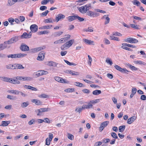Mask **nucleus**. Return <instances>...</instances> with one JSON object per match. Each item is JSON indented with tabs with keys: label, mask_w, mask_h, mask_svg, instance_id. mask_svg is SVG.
Wrapping results in <instances>:
<instances>
[{
	"label": "nucleus",
	"mask_w": 146,
	"mask_h": 146,
	"mask_svg": "<svg viewBox=\"0 0 146 146\" xmlns=\"http://www.w3.org/2000/svg\"><path fill=\"white\" fill-rule=\"evenodd\" d=\"M19 40L18 36H16L11 38L9 40L5 41L4 43L7 44H10L14 42H16Z\"/></svg>",
	"instance_id": "1"
},
{
	"label": "nucleus",
	"mask_w": 146,
	"mask_h": 146,
	"mask_svg": "<svg viewBox=\"0 0 146 146\" xmlns=\"http://www.w3.org/2000/svg\"><path fill=\"white\" fill-rule=\"evenodd\" d=\"M124 41L131 43H136L138 42L137 40L131 37H129L125 39Z\"/></svg>",
	"instance_id": "2"
},
{
	"label": "nucleus",
	"mask_w": 146,
	"mask_h": 146,
	"mask_svg": "<svg viewBox=\"0 0 146 146\" xmlns=\"http://www.w3.org/2000/svg\"><path fill=\"white\" fill-rule=\"evenodd\" d=\"M17 80L23 81H31L33 79V78L31 77H22L17 76L16 77Z\"/></svg>",
	"instance_id": "3"
},
{
	"label": "nucleus",
	"mask_w": 146,
	"mask_h": 146,
	"mask_svg": "<svg viewBox=\"0 0 146 146\" xmlns=\"http://www.w3.org/2000/svg\"><path fill=\"white\" fill-rule=\"evenodd\" d=\"M87 15L92 17H97L99 15V13L90 11H88L86 13Z\"/></svg>",
	"instance_id": "4"
},
{
	"label": "nucleus",
	"mask_w": 146,
	"mask_h": 146,
	"mask_svg": "<svg viewBox=\"0 0 146 146\" xmlns=\"http://www.w3.org/2000/svg\"><path fill=\"white\" fill-rule=\"evenodd\" d=\"M115 68L117 70H119L122 73H125L127 74V72H129V71L127 70L125 68H121L120 66L117 65H115L114 66Z\"/></svg>",
	"instance_id": "5"
},
{
	"label": "nucleus",
	"mask_w": 146,
	"mask_h": 146,
	"mask_svg": "<svg viewBox=\"0 0 146 146\" xmlns=\"http://www.w3.org/2000/svg\"><path fill=\"white\" fill-rule=\"evenodd\" d=\"M20 49L21 50L24 51H28L29 50V47L23 43L21 44Z\"/></svg>",
	"instance_id": "6"
},
{
	"label": "nucleus",
	"mask_w": 146,
	"mask_h": 146,
	"mask_svg": "<svg viewBox=\"0 0 146 146\" xmlns=\"http://www.w3.org/2000/svg\"><path fill=\"white\" fill-rule=\"evenodd\" d=\"M31 36L32 34L31 32L29 34H27L26 32H24L21 36V38L27 39L31 38Z\"/></svg>",
	"instance_id": "7"
},
{
	"label": "nucleus",
	"mask_w": 146,
	"mask_h": 146,
	"mask_svg": "<svg viewBox=\"0 0 146 146\" xmlns=\"http://www.w3.org/2000/svg\"><path fill=\"white\" fill-rule=\"evenodd\" d=\"M109 15H105L103 16L102 18L101 19L102 20L105 19V22L104 24L105 25L108 24L110 23V18L108 17Z\"/></svg>",
	"instance_id": "8"
},
{
	"label": "nucleus",
	"mask_w": 146,
	"mask_h": 146,
	"mask_svg": "<svg viewBox=\"0 0 146 146\" xmlns=\"http://www.w3.org/2000/svg\"><path fill=\"white\" fill-rule=\"evenodd\" d=\"M109 123L108 121H106L101 123L100 127H99V130L102 131L104 128L107 126Z\"/></svg>",
	"instance_id": "9"
},
{
	"label": "nucleus",
	"mask_w": 146,
	"mask_h": 146,
	"mask_svg": "<svg viewBox=\"0 0 146 146\" xmlns=\"http://www.w3.org/2000/svg\"><path fill=\"white\" fill-rule=\"evenodd\" d=\"M30 29L32 32L35 33L38 30V27L36 25H32L30 27Z\"/></svg>",
	"instance_id": "10"
},
{
	"label": "nucleus",
	"mask_w": 146,
	"mask_h": 146,
	"mask_svg": "<svg viewBox=\"0 0 146 146\" xmlns=\"http://www.w3.org/2000/svg\"><path fill=\"white\" fill-rule=\"evenodd\" d=\"M45 48V47L44 46L32 49L31 50L32 52L35 53V52L39 51L42 50H43Z\"/></svg>",
	"instance_id": "11"
},
{
	"label": "nucleus",
	"mask_w": 146,
	"mask_h": 146,
	"mask_svg": "<svg viewBox=\"0 0 146 146\" xmlns=\"http://www.w3.org/2000/svg\"><path fill=\"white\" fill-rule=\"evenodd\" d=\"M17 2H20L19 0H8L7 5L8 6H11Z\"/></svg>",
	"instance_id": "12"
},
{
	"label": "nucleus",
	"mask_w": 146,
	"mask_h": 146,
	"mask_svg": "<svg viewBox=\"0 0 146 146\" xmlns=\"http://www.w3.org/2000/svg\"><path fill=\"white\" fill-rule=\"evenodd\" d=\"M45 53L42 52H40L37 58V59L39 60H43L44 58Z\"/></svg>",
	"instance_id": "13"
},
{
	"label": "nucleus",
	"mask_w": 146,
	"mask_h": 146,
	"mask_svg": "<svg viewBox=\"0 0 146 146\" xmlns=\"http://www.w3.org/2000/svg\"><path fill=\"white\" fill-rule=\"evenodd\" d=\"M78 10L82 14L87 13L88 11L86 9V7L84 5L79 7L78 9Z\"/></svg>",
	"instance_id": "14"
},
{
	"label": "nucleus",
	"mask_w": 146,
	"mask_h": 146,
	"mask_svg": "<svg viewBox=\"0 0 146 146\" xmlns=\"http://www.w3.org/2000/svg\"><path fill=\"white\" fill-rule=\"evenodd\" d=\"M65 17V16L64 15L61 14H59L56 17V21L57 22L59 21L61 19H64Z\"/></svg>",
	"instance_id": "15"
},
{
	"label": "nucleus",
	"mask_w": 146,
	"mask_h": 146,
	"mask_svg": "<svg viewBox=\"0 0 146 146\" xmlns=\"http://www.w3.org/2000/svg\"><path fill=\"white\" fill-rule=\"evenodd\" d=\"M88 104H84L82 106V108L83 109H89L92 108L93 107V105L90 103V102L88 103Z\"/></svg>",
	"instance_id": "16"
},
{
	"label": "nucleus",
	"mask_w": 146,
	"mask_h": 146,
	"mask_svg": "<svg viewBox=\"0 0 146 146\" xmlns=\"http://www.w3.org/2000/svg\"><path fill=\"white\" fill-rule=\"evenodd\" d=\"M83 41L86 44L89 45L92 44L94 45V41H93L86 39H83Z\"/></svg>",
	"instance_id": "17"
},
{
	"label": "nucleus",
	"mask_w": 146,
	"mask_h": 146,
	"mask_svg": "<svg viewBox=\"0 0 146 146\" xmlns=\"http://www.w3.org/2000/svg\"><path fill=\"white\" fill-rule=\"evenodd\" d=\"M136 119V117L133 116L128 119L127 123L128 124H130L132 123Z\"/></svg>",
	"instance_id": "18"
},
{
	"label": "nucleus",
	"mask_w": 146,
	"mask_h": 146,
	"mask_svg": "<svg viewBox=\"0 0 146 146\" xmlns=\"http://www.w3.org/2000/svg\"><path fill=\"white\" fill-rule=\"evenodd\" d=\"M14 69H23L24 67L23 66L22 64H14Z\"/></svg>",
	"instance_id": "19"
},
{
	"label": "nucleus",
	"mask_w": 146,
	"mask_h": 146,
	"mask_svg": "<svg viewBox=\"0 0 146 146\" xmlns=\"http://www.w3.org/2000/svg\"><path fill=\"white\" fill-rule=\"evenodd\" d=\"M47 63H48L47 64L48 66H52L55 67V66H56L57 64V63L52 61H48Z\"/></svg>",
	"instance_id": "20"
},
{
	"label": "nucleus",
	"mask_w": 146,
	"mask_h": 146,
	"mask_svg": "<svg viewBox=\"0 0 146 146\" xmlns=\"http://www.w3.org/2000/svg\"><path fill=\"white\" fill-rule=\"evenodd\" d=\"M11 122L10 121H2L1 122V124L0 125V126H6Z\"/></svg>",
	"instance_id": "21"
},
{
	"label": "nucleus",
	"mask_w": 146,
	"mask_h": 146,
	"mask_svg": "<svg viewBox=\"0 0 146 146\" xmlns=\"http://www.w3.org/2000/svg\"><path fill=\"white\" fill-rule=\"evenodd\" d=\"M31 102L33 103H35L36 105H39L41 104L42 102L39 100L37 99H33L31 100Z\"/></svg>",
	"instance_id": "22"
},
{
	"label": "nucleus",
	"mask_w": 146,
	"mask_h": 146,
	"mask_svg": "<svg viewBox=\"0 0 146 146\" xmlns=\"http://www.w3.org/2000/svg\"><path fill=\"white\" fill-rule=\"evenodd\" d=\"M100 99H98L96 100H90L89 102L91 104H96L100 102Z\"/></svg>",
	"instance_id": "23"
},
{
	"label": "nucleus",
	"mask_w": 146,
	"mask_h": 146,
	"mask_svg": "<svg viewBox=\"0 0 146 146\" xmlns=\"http://www.w3.org/2000/svg\"><path fill=\"white\" fill-rule=\"evenodd\" d=\"M7 92L10 93L14 94L15 95H18L19 91L15 90H8L7 91Z\"/></svg>",
	"instance_id": "24"
},
{
	"label": "nucleus",
	"mask_w": 146,
	"mask_h": 146,
	"mask_svg": "<svg viewBox=\"0 0 146 146\" xmlns=\"http://www.w3.org/2000/svg\"><path fill=\"white\" fill-rule=\"evenodd\" d=\"M127 66L132 70H137L138 68L129 64H127Z\"/></svg>",
	"instance_id": "25"
},
{
	"label": "nucleus",
	"mask_w": 146,
	"mask_h": 146,
	"mask_svg": "<svg viewBox=\"0 0 146 146\" xmlns=\"http://www.w3.org/2000/svg\"><path fill=\"white\" fill-rule=\"evenodd\" d=\"M101 93L102 92L100 90H96L92 92V94L95 95H98L101 94Z\"/></svg>",
	"instance_id": "26"
},
{
	"label": "nucleus",
	"mask_w": 146,
	"mask_h": 146,
	"mask_svg": "<svg viewBox=\"0 0 146 146\" xmlns=\"http://www.w3.org/2000/svg\"><path fill=\"white\" fill-rule=\"evenodd\" d=\"M76 20V15L69 16L68 17V20L69 21Z\"/></svg>",
	"instance_id": "27"
},
{
	"label": "nucleus",
	"mask_w": 146,
	"mask_h": 146,
	"mask_svg": "<svg viewBox=\"0 0 146 146\" xmlns=\"http://www.w3.org/2000/svg\"><path fill=\"white\" fill-rule=\"evenodd\" d=\"M63 32L62 31H59L55 32L54 34H53V35L54 37H56L57 36H59L61 35Z\"/></svg>",
	"instance_id": "28"
},
{
	"label": "nucleus",
	"mask_w": 146,
	"mask_h": 146,
	"mask_svg": "<svg viewBox=\"0 0 146 146\" xmlns=\"http://www.w3.org/2000/svg\"><path fill=\"white\" fill-rule=\"evenodd\" d=\"M122 45H124L126 46L132 48H136V46L135 45H133L131 44H128L126 43H123L122 44Z\"/></svg>",
	"instance_id": "29"
},
{
	"label": "nucleus",
	"mask_w": 146,
	"mask_h": 146,
	"mask_svg": "<svg viewBox=\"0 0 146 146\" xmlns=\"http://www.w3.org/2000/svg\"><path fill=\"white\" fill-rule=\"evenodd\" d=\"M132 3L134 5H136L137 6H139L140 5V3L138 0H134L132 1Z\"/></svg>",
	"instance_id": "30"
},
{
	"label": "nucleus",
	"mask_w": 146,
	"mask_h": 146,
	"mask_svg": "<svg viewBox=\"0 0 146 146\" xmlns=\"http://www.w3.org/2000/svg\"><path fill=\"white\" fill-rule=\"evenodd\" d=\"M16 58H20L25 56L27 55V54L23 53H19L16 54Z\"/></svg>",
	"instance_id": "31"
},
{
	"label": "nucleus",
	"mask_w": 146,
	"mask_h": 146,
	"mask_svg": "<svg viewBox=\"0 0 146 146\" xmlns=\"http://www.w3.org/2000/svg\"><path fill=\"white\" fill-rule=\"evenodd\" d=\"M74 39H72L70 40L68 42H67L66 43V44H67V45L68 46V47H70L72 46V45L73 44L74 42Z\"/></svg>",
	"instance_id": "32"
},
{
	"label": "nucleus",
	"mask_w": 146,
	"mask_h": 146,
	"mask_svg": "<svg viewBox=\"0 0 146 146\" xmlns=\"http://www.w3.org/2000/svg\"><path fill=\"white\" fill-rule=\"evenodd\" d=\"M6 67L8 69H14V64H9L6 66Z\"/></svg>",
	"instance_id": "33"
},
{
	"label": "nucleus",
	"mask_w": 146,
	"mask_h": 146,
	"mask_svg": "<svg viewBox=\"0 0 146 146\" xmlns=\"http://www.w3.org/2000/svg\"><path fill=\"white\" fill-rule=\"evenodd\" d=\"M52 25H47V26H44L42 27H41L40 29H49L51 28V27H52Z\"/></svg>",
	"instance_id": "34"
},
{
	"label": "nucleus",
	"mask_w": 146,
	"mask_h": 146,
	"mask_svg": "<svg viewBox=\"0 0 146 146\" xmlns=\"http://www.w3.org/2000/svg\"><path fill=\"white\" fill-rule=\"evenodd\" d=\"M29 105V103L28 102L23 103L21 104V107L23 108H25L27 107Z\"/></svg>",
	"instance_id": "35"
},
{
	"label": "nucleus",
	"mask_w": 146,
	"mask_h": 146,
	"mask_svg": "<svg viewBox=\"0 0 146 146\" xmlns=\"http://www.w3.org/2000/svg\"><path fill=\"white\" fill-rule=\"evenodd\" d=\"M134 62L136 64H143V65H145L146 64V63L145 62H143L140 60L135 61Z\"/></svg>",
	"instance_id": "36"
},
{
	"label": "nucleus",
	"mask_w": 146,
	"mask_h": 146,
	"mask_svg": "<svg viewBox=\"0 0 146 146\" xmlns=\"http://www.w3.org/2000/svg\"><path fill=\"white\" fill-rule=\"evenodd\" d=\"M7 47V46L5 44H0V51L3 50Z\"/></svg>",
	"instance_id": "37"
},
{
	"label": "nucleus",
	"mask_w": 146,
	"mask_h": 146,
	"mask_svg": "<svg viewBox=\"0 0 146 146\" xmlns=\"http://www.w3.org/2000/svg\"><path fill=\"white\" fill-rule=\"evenodd\" d=\"M110 39L111 40H114L118 41H120V40L119 39V38L117 37L114 36H110Z\"/></svg>",
	"instance_id": "38"
},
{
	"label": "nucleus",
	"mask_w": 146,
	"mask_h": 146,
	"mask_svg": "<svg viewBox=\"0 0 146 146\" xmlns=\"http://www.w3.org/2000/svg\"><path fill=\"white\" fill-rule=\"evenodd\" d=\"M64 61L65 62V63H66L67 64H68V65H69L70 66H71V65L76 66L77 65L76 64L73 63V62H70L66 60H64Z\"/></svg>",
	"instance_id": "39"
},
{
	"label": "nucleus",
	"mask_w": 146,
	"mask_h": 146,
	"mask_svg": "<svg viewBox=\"0 0 146 146\" xmlns=\"http://www.w3.org/2000/svg\"><path fill=\"white\" fill-rule=\"evenodd\" d=\"M125 125H122L119 126V132H123L125 128Z\"/></svg>",
	"instance_id": "40"
},
{
	"label": "nucleus",
	"mask_w": 146,
	"mask_h": 146,
	"mask_svg": "<svg viewBox=\"0 0 146 146\" xmlns=\"http://www.w3.org/2000/svg\"><path fill=\"white\" fill-rule=\"evenodd\" d=\"M79 73L78 72L73 71L71 70L70 72V74L73 76L78 75H79Z\"/></svg>",
	"instance_id": "41"
},
{
	"label": "nucleus",
	"mask_w": 146,
	"mask_h": 146,
	"mask_svg": "<svg viewBox=\"0 0 146 146\" xmlns=\"http://www.w3.org/2000/svg\"><path fill=\"white\" fill-rule=\"evenodd\" d=\"M49 32L47 31H44L38 32L37 33L38 35H41L42 34H45L49 33Z\"/></svg>",
	"instance_id": "42"
},
{
	"label": "nucleus",
	"mask_w": 146,
	"mask_h": 146,
	"mask_svg": "<svg viewBox=\"0 0 146 146\" xmlns=\"http://www.w3.org/2000/svg\"><path fill=\"white\" fill-rule=\"evenodd\" d=\"M69 48L68 46L67 45L66 43H65L64 44L62 45L61 47V48L62 50H65L67 49V48Z\"/></svg>",
	"instance_id": "43"
},
{
	"label": "nucleus",
	"mask_w": 146,
	"mask_h": 146,
	"mask_svg": "<svg viewBox=\"0 0 146 146\" xmlns=\"http://www.w3.org/2000/svg\"><path fill=\"white\" fill-rule=\"evenodd\" d=\"M74 85L77 86L81 87L82 86H84L83 84L78 82H75Z\"/></svg>",
	"instance_id": "44"
},
{
	"label": "nucleus",
	"mask_w": 146,
	"mask_h": 146,
	"mask_svg": "<svg viewBox=\"0 0 146 146\" xmlns=\"http://www.w3.org/2000/svg\"><path fill=\"white\" fill-rule=\"evenodd\" d=\"M130 25L131 27L134 28L135 29H140L139 27V26H138L137 25L130 24Z\"/></svg>",
	"instance_id": "45"
},
{
	"label": "nucleus",
	"mask_w": 146,
	"mask_h": 146,
	"mask_svg": "<svg viewBox=\"0 0 146 146\" xmlns=\"http://www.w3.org/2000/svg\"><path fill=\"white\" fill-rule=\"evenodd\" d=\"M106 62L109 64L111 65H112L113 64V62L111 60L110 58H107L106 60Z\"/></svg>",
	"instance_id": "46"
},
{
	"label": "nucleus",
	"mask_w": 146,
	"mask_h": 146,
	"mask_svg": "<svg viewBox=\"0 0 146 146\" xmlns=\"http://www.w3.org/2000/svg\"><path fill=\"white\" fill-rule=\"evenodd\" d=\"M111 137L115 139H117L118 137L116 134L114 132H112L111 133Z\"/></svg>",
	"instance_id": "47"
},
{
	"label": "nucleus",
	"mask_w": 146,
	"mask_h": 146,
	"mask_svg": "<svg viewBox=\"0 0 146 146\" xmlns=\"http://www.w3.org/2000/svg\"><path fill=\"white\" fill-rule=\"evenodd\" d=\"M74 91V88H67L64 91L66 92H72Z\"/></svg>",
	"instance_id": "48"
},
{
	"label": "nucleus",
	"mask_w": 146,
	"mask_h": 146,
	"mask_svg": "<svg viewBox=\"0 0 146 146\" xmlns=\"http://www.w3.org/2000/svg\"><path fill=\"white\" fill-rule=\"evenodd\" d=\"M60 81L59 82H61L63 83H68L69 82L68 81L65 80L64 79L61 78H60Z\"/></svg>",
	"instance_id": "49"
},
{
	"label": "nucleus",
	"mask_w": 146,
	"mask_h": 146,
	"mask_svg": "<svg viewBox=\"0 0 146 146\" xmlns=\"http://www.w3.org/2000/svg\"><path fill=\"white\" fill-rule=\"evenodd\" d=\"M82 110H83V109H82V107L81 108L76 107L75 111L76 112H79L80 113Z\"/></svg>",
	"instance_id": "50"
},
{
	"label": "nucleus",
	"mask_w": 146,
	"mask_h": 146,
	"mask_svg": "<svg viewBox=\"0 0 146 146\" xmlns=\"http://www.w3.org/2000/svg\"><path fill=\"white\" fill-rule=\"evenodd\" d=\"M113 35L118 36H122V35L121 33L117 32L113 33Z\"/></svg>",
	"instance_id": "51"
},
{
	"label": "nucleus",
	"mask_w": 146,
	"mask_h": 146,
	"mask_svg": "<svg viewBox=\"0 0 146 146\" xmlns=\"http://www.w3.org/2000/svg\"><path fill=\"white\" fill-rule=\"evenodd\" d=\"M110 141V139L108 138H104L102 140V142L103 143H106L109 142Z\"/></svg>",
	"instance_id": "52"
},
{
	"label": "nucleus",
	"mask_w": 146,
	"mask_h": 146,
	"mask_svg": "<svg viewBox=\"0 0 146 146\" xmlns=\"http://www.w3.org/2000/svg\"><path fill=\"white\" fill-rule=\"evenodd\" d=\"M44 22L45 23H52V19L51 18L47 19H45L44 21Z\"/></svg>",
	"instance_id": "53"
},
{
	"label": "nucleus",
	"mask_w": 146,
	"mask_h": 146,
	"mask_svg": "<svg viewBox=\"0 0 146 146\" xmlns=\"http://www.w3.org/2000/svg\"><path fill=\"white\" fill-rule=\"evenodd\" d=\"M7 56L8 58H17L16 54H9L7 55Z\"/></svg>",
	"instance_id": "54"
},
{
	"label": "nucleus",
	"mask_w": 146,
	"mask_h": 146,
	"mask_svg": "<svg viewBox=\"0 0 146 146\" xmlns=\"http://www.w3.org/2000/svg\"><path fill=\"white\" fill-rule=\"evenodd\" d=\"M49 11L48 10H46L45 12L40 14V15L41 16H45L48 13Z\"/></svg>",
	"instance_id": "55"
},
{
	"label": "nucleus",
	"mask_w": 146,
	"mask_h": 146,
	"mask_svg": "<svg viewBox=\"0 0 146 146\" xmlns=\"http://www.w3.org/2000/svg\"><path fill=\"white\" fill-rule=\"evenodd\" d=\"M40 73L42 75H46L48 74V72L46 71L40 70Z\"/></svg>",
	"instance_id": "56"
},
{
	"label": "nucleus",
	"mask_w": 146,
	"mask_h": 146,
	"mask_svg": "<svg viewBox=\"0 0 146 146\" xmlns=\"http://www.w3.org/2000/svg\"><path fill=\"white\" fill-rule=\"evenodd\" d=\"M68 138L71 140H72L74 139V136L70 133H68Z\"/></svg>",
	"instance_id": "57"
},
{
	"label": "nucleus",
	"mask_w": 146,
	"mask_h": 146,
	"mask_svg": "<svg viewBox=\"0 0 146 146\" xmlns=\"http://www.w3.org/2000/svg\"><path fill=\"white\" fill-rule=\"evenodd\" d=\"M76 19H78L80 22H82L84 20V19L83 18L77 15H76Z\"/></svg>",
	"instance_id": "58"
},
{
	"label": "nucleus",
	"mask_w": 146,
	"mask_h": 146,
	"mask_svg": "<svg viewBox=\"0 0 146 146\" xmlns=\"http://www.w3.org/2000/svg\"><path fill=\"white\" fill-rule=\"evenodd\" d=\"M84 6L86 7V9L87 11H89V10L91 8V4L90 3L85 5Z\"/></svg>",
	"instance_id": "59"
},
{
	"label": "nucleus",
	"mask_w": 146,
	"mask_h": 146,
	"mask_svg": "<svg viewBox=\"0 0 146 146\" xmlns=\"http://www.w3.org/2000/svg\"><path fill=\"white\" fill-rule=\"evenodd\" d=\"M88 57L89 59V61L88 62V64L90 66L91 65V62L92 61V59L90 55H88Z\"/></svg>",
	"instance_id": "60"
},
{
	"label": "nucleus",
	"mask_w": 146,
	"mask_h": 146,
	"mask_svg": "<svg viewBox=\"0 0 146 146\" xmlns=\"http://www.w3.org/2000/svg\"><path fill=\"white\" fill-rule=\"evenodd\" d=\"M94 10L95 11H96L97 12H100V13H106V12L105 11L102 10H100L99 9H95Z\"/></svg>",
	"instance_id": "61"
},
{
	"label": "nucleus",
	"mask_w": 146,
	"mask_h": 146,
	"mask_svg": "<svg viewBox=\"0 0 146 146\" xmlns=\"http://www.w3.org/2000/svg\"><path fill=\"white\" fill-rule=\"evenodd\" d=\"M48 96L45 94H42L39 96V97L42 98H47Z\"/></svg>",
	"instance_id": "62"
},
{
	"label": "nucleus",
	"mask_w": 146,
	"mask_h": 146,
	"mask_svg": "<svg viewBox=\"0 0 146 146\" xmlns=\"http://www.w3.org/2000/svg\"><path fill=\"white\" fill-rule=\"evenodd\" d=\"M35 122V119H33L29 121L28 122V124L29 125H31L33 123H34Z\"/></svg>",
	"instance_id": "63"
},
{
	"label": "nucleus",
	"mask_w": 146,
	"mask_h": 146,
	"mask_svg": "<svg viewBox=\"0 0 146 146\" xmlns=\"http://www.w3.org/2000/svg\"><path fill=\"white\" fill-rule=\"evenodd\" d=\"M49 0H44L41 1V4L42 5H45L47 3L49 2Z\"/></svg>",
	"instance_id": "64"
}]
</instances>
